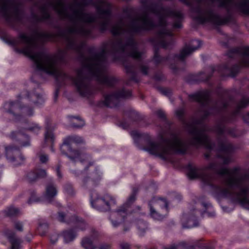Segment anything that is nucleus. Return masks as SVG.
Listing matches in <instances>:
<instances>
[{
  "instance_id": "obj_34",
  "label": "nucleus",
  "mask_w": 249,
  "mask_h": 249,
  "mask_svg": "<svg viewBox=\"0 0 249 249\" xmlns=\"http://www.w3.org/2000/svg\"><path fill=\"white\" fill-rule=\"evenodd\" d=\"M27 178L30 182H32L36 180L38 178L36 171H31L28 173L27 175Z\"/></svg>"
},
{
  "instance_id": "obj_55",
  "label": "nucleus",
  "mask_w": 249,
  "mask_h": 249,
  "mask_svg": "<svg viewBox=\"0 0 249 249\" xmlns=\"http://www.w3.org/2000/svg\"><path fill=\"white\" fill-rule=\"evenodd\" d=\"M210 156H211V155H210V153H206V154H205V158H207H207H209Z\"/></svg>"
},
{
  "instance_id": "obj_51",
  "label": "nucleus",
  "mask_w": 249,
  "mask_h": 249,
  "mask_svg": "<svg viewBox=\"0 0 249 249\" xmlns=\"http://www.w3.org/2000/svg\"><path fill=\"white\" fill-rule=\"evenodd\" d=\"M180 0L187 5H190V6H191V5H192L191 4V2L190 1V0Z\"/></svg>"
},
{
  "instance_id": "obj_60",
  "label": "nucleus",
  "mask_w": 249,
  "mask_h": 249,
  "mask_svg": "<svg viewBox=\"0 0 249 249\" xmlns=\"http://www.w3.org/2000/svg\"><path fill=\"white\" fill-rule=\"evenodd\" d=\"M205 213H207V212L206 211H204L203 213H202V214H203Z\"/></svg>"
},
{
  "instance_id": "obj_35",
  "label": "nucleus",
  "mask_w": 249,
  "mask_h": 249,
  "mask_svg": "<svg viewBox=\"0 0 249 249\" xmlns=\"http://www.w3.org/2000/svg\"><path fill=\"white\" fill-rule=\"evenodd\" d=\"M128 116L132 121H137L140 119L139 114L135 111H130L128 114Z\"/></svg>"
},
{
  "instance_id": "obj_41",
  "label": "nucleus",
  "mask_w": 249,
  "mask_h": 249,
  "mask_svg": "<svg viewBox=\"0 0 249 249\" xmlns=\"http://www.w3.org/2000/svg\"><path fill=\"white\" fill-rule=\"evenodd\" d=\"M156 114L160 119L164 120H165V116L164 112L161 110H158L156 111Z\"/></svg>"
},
{
  "instance_id": "obj_30",
  "label": "nucleus",
  "mask_w": 249,
  "mask_h": 249,
  "mask_svg": "<svg viewBox=\"0 0 249 249\" xmlns=\"http://www.w3.org/2000/svg\"><path fill=\"white\" fill-rule=\"evenodd\" d=\"M73 215H72L71 217H69V215H66L63 212H58V220L62 222H67L68 223H72L73 220Z\"/></svg>"
},
{
  "instance_id": "obj_56",
  "label": "nucleus",
  "mask_w": 249,
  "mask_h": 249,
  "mask_svg": "<svg viewBox=\"0 0 249 249\" xmlns=\"http://www.w3.org/2000/svg\"><path fill=\"white\" fill-rule=\"evenodd\" d=\"M121 125H122V127H123L124 129H126V128L128 127V125H125L123 123H122V124H121Z\"/></svg>"
},
{
  "instance_id": "obj_23",
  "label": "nucleus",
  "mask_w": 249,
  "mask_h": 249,
  "mask_svg": "<svg viewBox=\"0 0 249 249\" xmlns=\"http://www.w3.org/2000/svg\"><path fill=\"white\" fill-rule=\"evenodd\" d=\"M45 137V142H50L52 144L51 150L53 152H54V149L53 146V143L54 141V136L53 133V128L49 126H47L46 127V131L44 134Z\"/></svg>"
},
{
  "instance_id": "obj_3",
  "label": "nucleus",
  "mask_w": 249,
  "mask_h": 249,
  "mask_svg": "<svg viewBox=\"0 0 249 249\" xmlns=\"http://www.w3.org/2000/svg\"><path fill=\"white\" fill-rule=\"evenodd\" d=\"M249 103V99L243 98L236 105L234 111L222 116L213 128L211 129L208 127V130L205 132L209 139L210 147H208L205 143H202L201 145H204L209 151L214 150L223 153L224 155L218 156L222 159L223 164H228L231 162V159L229 154L233 150L232 145L225 138V134L227 133L233 137L237 136L234 129L226 128L224 124L233 121L239 114L240 110L246 107Z\"/></svg>"
},
{
  "instance_id": "obj_42",
  "label": "nucleus",
  "mask_w": 249,
  "mask_h": 249,
  "mask_svg": "<svg viewBox=\"0 0 249 249\" xmlns=\"http://www.w3.org/2000/svg\"><path fill=\"white\" fill-rule=\"evenodd\" d=\"M160 92L166 96H169L171 94L170 90L169 89L162 88L160 89Z\"/></svg>"
},
{
  "instance_id": "obj_45",
  "label": "nucleus",
  "mask_w": 249,
  "mask_h": 249,
  "mask_svg": "<svg viewBox=\"0 0 249 249\" xmlns=\"http://www.w3.org/2000/svg\"><path fill=\"white\" fill-rule=\"evenodd\" d=\"M60 165H58L56 167V172H57V177L59 178H62V174L60 172Z\"/></svg>"
},
{
  "instance_id": "obj_32",
  "label": "nucleus",
  "mask_w": 249,
  "mask_h": 249,
  "mask_svg": "<svg viewBox=\"0 0 249 249\" xmlns=\"http://www.w3.org/2000/svg\"><path fill=\"white\" fill-rule=\"evenodd\" d=\"M48 228V224L47 222L45 221L39 222L38 230L39 231L41 236H43L45 234Z\"/></svg>"
},
{
  "instance_id": "obj_11",
  "label": "nucleus",
  "mask_w": 249,
  "mask_h": 249,
  "mask_svg": "<svg viewBox=\"0 0 249 249\" xmlns=\"http://www.w3.org/2000/svg\"><path fill=\"white\" fill-rule=\"evenodd\" d=\"M131 96V91L124 88L116 90L113 92L105 95L103 103L104 105L109 107H117L121 99L128 98Z\"/></svg>"
},
{
  "instance_id": "obj_19",
  "label": "nucleus",
  "mask_w": 249,
  "mask_h": 249,
  "mask_svg": "<svg viewBox=\"0 0 249 249\" xmlns=\"http://www.w3.org/2000/svg\"><path fill=\"white\" fill-rule=\"evenodd\" d=\"M199 212L198 211H195V215L190 214L188 216L184 215L183 219L188 218L186 223H184L182 225L183 228H192L196 227L198 225V222L196 218V215Z\"/></svg>"
},
{
  "instance_id": "obj_2",
  "label": "nucleus",
  "mask_w": 249,
  "mask_h": 249,
  "mask_svg": "<svg viewBox=\"0 0 249 249\" xmlns=\"http://www.w3.org/2000/svg\"><path fill=\"white\" fill-rule=\"evenodd\" d=\"M209 96L210 92L207 90L189 95L190 101H196L200 105V111L202 113L200 119H193L186 122L183 119L184 110L183 108H179L176 111V115L182 122L185 129L192 137L189 142L182 140L177 134L173 133L169 139L161 137L159 142H149L144 150L150 154L166 160L173 153L185 154L190 145L198 147L202 143H205L208 147H210L209 139L205 133L209 128L203 124V122L210 115L218 114L225 111L230 106L231 101L228 102L222 98L216 102H213L210 100Z\"/></svg>"
},
{
  "instance_id": "obj_39",
  "label": "nucleus",
  "mask_w": 249,
  "mask_h": 249,
  "mask_svg": "<svg viewBox=\"0 0 249 249\" xmlns=\"http://www.w3.org/2000/svg\"><path fill=\"white\" fill-rule=\"evenodd\" d=\"M59 234L56 233H53L50 236V241L52 244H55L58 239Z\"/></svg>"
},
{
  "instance_id": "obj_18",
  "label": "nucleus",
  "mask_w": 249,
  "mask_h": 249,
  "mask_svg": "<svg viewBox=\"0 0 249 249\" xmlns=\"http://www.w3.org/2000/svg\"><path fill=\"white\" fill-rule=\"evenodd\" d=\"M61 235L63 238L64 243L69 244L73 242L77 236L76 231L72 229L63 231Z\"/></svg>"
},
{
  "instance_id": "obj_28",
  "label": "nucleus",
  "mask_w": 249,
  "mask_h": 249,
  "mask_svg": "<svg viewBox=\"0 0 249 249\" xmlns=\"http://www.w3.org/2000/svg\"><path fill=\"white\" fill-rule=\"evenodd\" d=\"M73 220L72 223H74L76 224V227L77 229L81 231H84L86 229L87 227V224L83 219L78 217L75 215L73 216Z\"/></svg>"
},
{
  "instance_id": "obj_24",
  "label": "nucleus",
  "mask_w": 249,
  "mask_h": 249,
  "mask_svg": "<svg viewBox=\"0 0 249 249\" xmlns=\"http://www.w3.org/2000/svg\"><path fill=\"white\" fill-rule=\"evenodd\" d=\"M70 122L71 126L74 128H80L85 125V122L78 116H71Z\"/></svg>"
},
{
  "instance_id": "obj_13",
  "label": "nucleus",
  "mask_w": 249,
  "mask_h": 249,
  "mask_svg": "<svg viewBox=\"0 0 249 249\" xmlns=\"http://www.w3.org/2000/svg\"><path fill=\"white\" fill-rule=\"evenodd\" d=\"M102 173L97 167H96L93 172L83 178L82 180L81 186L86 189L91 191L96 187L101 179Z\"/></svg>"
},
{
  "instance_id": "obj_48",
  "label": "nucleus",
  "mask_w": 249,
  "mask_h": 249,
  "mask_svg": "<svg viewBox=\"0 0 249 249\" xmlns=\"http://www.w3.org/2000/svg\"><path fill=\"white\" fill-rule=\"evenodd\" d=\"M201 205L205 208L206 209H209L210 207H212V205L209 203H205V202H202Z\"/></svg>"
},
{
  "instance_id": "obj_17",
  "label": "nucleus",
  "mask_w": 249,
  "mask_h": 249,
  "mask_svg": "<svg viewBox=\"0 0 249 249\" xmlns=\"http://www.w3.org/2000/svg\"><path fill=\"white\" fill-rule=\"evenodd\" d=\"M239 68L240 67L237 64H235L231 67L226 65L220 67L219 68V71H220L221 74L223 76H230L234 77L238 72Z\"/></svg>"
},
{
  "instance_id": "obj_57",
  "label": "nucleus",
  "mask_w": 249,
  "mask_h": 249,
  "mask_svg": "<svg viewBox=\"0 0 249 249\" xmlns=\"http://www.w3.org/2000/svg\"><path fill=\"white\" fill-rule=\"evenodd\" d=\"M26 239L28 242H30L31 238L30 237H26Z\"/></svg>"
},
{
  "instance_id": "obj_61",
  "label": "nucleus",
  "mask_w": 249,
  "mask_h": 249,
  "mask_svg": "<svg viewBox=\"0 0 249 249\" xmlns=\"http://www.w3.org/2000/svg\"><path fill=\"white\" fill-rule=\"evenodd\" d=\"M57 206H60V204L59 203H57V205H56Z\"/></svg>"
},
{
  "instance_id": "obj_21",
  "label": "nucleus",
  "mask_w": 249,
  "mask_h": 249,
  "mask_svg": "<svg viewBox=\"0 0 249 249\" xmlns=\"http://www.w3.org/2000/svg\"><path fill=\"white\" fill-rule=\"evenodd\" d=\"M135 224L140 236H143L149 230L148 223L142 219L136 220Z\"/></svg>"
},
{
  "instance_id": "obj_33",
  "label": "nucleus",
  "mask_w": 249,
  "mask_h": 249,
  "mask_svg": "<svg viewBox=\"0 0 249 249\" xmlns=\"http://www.w3.org/2000/svg\"><path fill=\"white\" fill-rule=\"evenodd\" d=\"M37 156L42 163H47L49 159V156L42 150L37 153Z\"/></svg>"
},
{
  "instance_id": "obj_50",
  "label": "nucleus",
  "mask_w": 249,
  "mask_h": 249,
  "mask_svg": "<svg viewBox=\"0 0 249 249\" xmlns=\"http://www.w3.org/2000/svg\"><path fill=\"white\" fill-rule=\"evenodd\" d=\"M131 135L133 137V138H137V137H138L139 136V133L137 132V131H132L131 132Z\"/></svg>"
},
{
  "instance_id": "obj_16",
  "label": "nucleus",
  "mask_w": 249,
  "mask_h": 249,
  "mask_svg": "<svg viewBox=\"0 0 249 249\" xmlns=\"http://www.w3.org/2000/svg\"><path fill=\"white\" fill-rule=\"evenodd\" d=\"M5 234L11 244L12 249H20L21 248L20 244L22 241L17 237L15 232L7 230L5 231Z\"/></svg>"
},
{
  "instance_id": "obj_36",
  "label": "nucleus",
  "mask_w": 249,
  "mask_h": 249,
  "mask_svg": "<svg viewBox=\"0 0 249 249\" xmlns=\"http://www.w3.org/2000/svg\"><path fill=\"white\" fill-rule=\"evenodd\" d=\"M138 67L140 71L143 75H146L148 74L149 67L147 65L140 63Z\"/></svg>"
},
{
  "instance_id": "obj_5",
  "label": "nucleus",
  "mask_w": 249,
  "mask_h": 249,
  "mask_svg": "<svg viewBox=\"0 0 249 249\" xmlns=\"http://www.w3.org/2000/svg\"><path fill=\"white\" fill-rule=\"evenodd\" d=\"M83 142V140L81 137L75 135L71 136L65 139L60 146V150L63 155L66 156L72 162H75L79 160L84 166L83 171L80 173L76 170L71 171V173L76 177H79L83 172H87L89 167L93 166L94 164V161L91 160L90 156L83 152L72 149L71 146L72 143H81Z\"/></svg>"
},
{
  "instance_id": "obj_52",
  "label": "nucleus",
  "mask_w": 249,
  "mask_h": 249,
  "mask_svg": "<svg viewBox=\"0 0 249 249\" xmlns=\"http://www.w3.org/2000/svg\"><path fill=\"white\" fill-rule=\"evenodd\" d=\"M58 89H56L54 95V101L55 102L58 97Z\"/></svg>"
},
{
  "instance_id": "obj_44",
  "label": "nucleus",
  "mask_w": 249,
  "mask_h": 249,
  "mask_svg": "<svg viewBox=\"0 0 249 249\" xmlns=\"http://www.w3.org/2000/svg\"><path fill=\"white\" fill-rule=\"evenodd\" d=\"M39 200L38 198H36L33 195H32L31 198L28 200V203H31L32 202H37Z\"/></svg>"
},
{
  "instance_id": "obj_40",
  "label": "nucleus",
  "mask_w": 249,
  "mask_h": 249,
  "mask_svg": "<svg viewBox=\"0 0 249 249\" xmlns=\"http://www.w3.org/2000/svg\"><path fill=\"white\" fill-rule=\"evenodd\" d=\"M65 189L68 194L72 195L73 194V190L72 187L70 185H66L65 187Z\"/></svg>"
},
{
  "instance_id": "obj_46",
  "label": "nucleus",
  "mask_w": 249,
  "mask_h": 249,
  "mask_svg": "<svg viewBox=\"0 0 249 249\" xmlns=\"http://www.w3.org/2000/svg\"><path fill=\"white\" fill-rule=\"evenodd\" d=\"M110 246L109 244H102L99 247V249H109Z\"/></svg>"
},
{
  "instance_id": "obj_62",
  "label": "nucleus",
  "mask_w": 249,
  "mask_h": 249,
  "mask_svg": "<svg viewBox=\"0 0 249 249\" xmlns=\"http://www.w3.org/2000/svg\"><path fill=\"white\" fill-rule=\"evenodd\" d=\"M142 213V214H145V213Z\"/></svg>"
},
{
  "instance_id": "obj_7",
  "label": "nucleus",
  "mask_w": 249,
  "mask_h": 249,
  "mask_svg": "<svg viewBox=\"0 0 249 249\" xmlns=\"http://www.w3.org/2000/svg\"><path fill=\"white\" fill-rule=\"evenodd\" d=\"M10 138L16 140L18 142V146H5V154L7 160L12 162L15 166L21 164L24 160V157L20 154L19 147L27 146L30 145L29 137L20 131L13 132Z\"/></svg>"
},
{
  "instance_id": "obj_58",
  "label": "nucleus",
  "mask_w": 249,
  "mask_h": 249,
  "mask_svg": "<svg viewBox=\"0 0 249 249\" xmlns=\"http://www.w3.org/2000/svg\"><path fill=\"white\" fill-rule=\"evenodd\" d=\"M211 71L212 73H213L214 71L213 68L211 67Z\"/></svg>"
},
{
  "instance_id": "obj_49",
  "label": "nucleus",
  "mask_w": 249,
  "mask_h": 249,
  "mask_svg": "<svg viewBox=\"0 0 249 249\" xmlns=\"http://www.w3.org/2000/svg\"><path fill=\"white\" fill-rule=\"evenodd\" d=\"M163 249H177V246L174 244L170 245L169 246L164 247Z\"/></svg>"
},
{
  "instance_id": "obj_20",
  "label": "nucleus",
  "mask_w": 249,
  "mask_h": 249,
  "mask_svg": "<svg viewBox=\"0 0 249 249\" xmlns=\"http://www.w3.org/2000/svg\"><path fill=\"white\" fill-rule=\"evenodd\" d=\"M151 206L155 209L158 207L161 208L167 209L168 207V203L165 199L160 197H154L149 202V207H151Z\"/></svg>"
},
{
  "instance_id": "obj_9",
  "label": "nucleus",
  "mask_w": 249,
  "mask_h": 249,
  "mask_svg": "<svg viewBox=\"0 0 249 249\" xmlns=\"http://www.w3.org/2000/svg\"><path fill=\"white\" fill-rule=\"evenodd\" d=\"M90 202L92 207L103 212L110 211L111 207L116 204L115 198L110 195H100L95 191L90 193Z\"/></svg>"
},
{
  "instance_id": "obj_38",
  "label": "nucleus",
  "mask_w": 249,
  "mask_h": 249,
  "mask_svg": "<svg viewBox=\"0 0 249 249\" xmlns=\"http://www.w3.org/2000/svg\"><path fill=\"white\" fill-rule=\"evenodd\" d=\"M14 228L19 231H22L23 230V224L21 222L16 221L14 222Z\"/></svg>"
},
{
  "instance_id": "obj_59",
  "label": "nucleus",
  "mask_w": 249,
  "mask_h": 249,
  "mask_svg": "<svg viewBox=\"0 0 249 249\" xmlns=\"http://www.w3.org/2000/svg\"><path fill=\"white\" fill-rule=\"evenodd\" d=\"M208 215L211 216H213V215H214V213H212V214L208 213Z\"/></svg>"
},
{
  "instance_id": "obj_53",
  "label": "nucleus",
  "mask_w": 249,
  "mask_h": 249,
  "mask_svg": "<svg viewBox=\"0 0 249 249\" xmlns=\"http://www.w3.org/2000/svg\"><path fill=\"white\" fill-rule=\"evenodd\" d=\"M212 76V74H209L208 75H207L206 77V78L205 79V80L206 81H207L209 79V78Z\"/></svg>"
},
{
  "instance_id": "obj_15",
  "label": "nucleus",
  "mask_w": 249,
  "mask_h": 249,
  "mask_svg": "<svg viewBox=\"0 0 249 249\" xmlns=\"http://www.w3.org/2000/svg\"><path fill=\"white\" fill-rule=\"evenodd\" d=\"M57 194L56 185L53 182H50L46 185L44 198L46 200L50 203Z\"/></svg>"
},
{
  "instance_id": "obj_4",
  "label": "nucleus",
  "mask_w": 249,
  "mask_h": 249,
  "mask_svg": "<svg viewBox=\"0 0 249 249\" xmlns=\"http://www.w3.org/2000/svg\"><path fill=\"white\" fill-rule=\"evenodd\" d=\"M219 175H225V184L231 188L238 190V192H234L229 188L219 187V196L238 202L246 209L249 210V173L240 172L238 167L229 169L221 167L219 164Z\"/></svg>"
},
{
  "instance_id": "obj_37",
  "label": "nucleus",
  "mask_w": 249,
  "mask_h": 249,
  "mask_svg": "<svg viewBox=\"0 0 249 249\" xmlns=\"http://www.w3.org/2000/svg\"><path fill=\"white\" fill-rule=\"evenodd\" d=\"M36 175H37V178H44L47 176V173L45 170L37 169L36 170Z\"/></svg>"
},
{
  "instance_id": "obj_1",
  "label": "nucleus",
  "mask_w": 249,
  "mask_h": 249,
  "mask_svg": "<svg viewBox=\"0 0 249 249\" xmlns=\"http://www.w3.org/2000/svg\"><path fill=\"white\" fill-rule=\"evenodd\" d=\"M45 0V3L38 6L41 15L39 16L32 12V21L35 24L45 22L53 26V19L48 11V9L52 7L61 19H67L71 23L72 26L59 33L66 42V50H59L54 55L48 53L38 42L50 39L51 35L37 30H35L30 36L20 33L16 39H10L7 37L1 38L9 45L22 47V53L33 62L36 69L34 76L44 72L54 76L58 80L71 81L73 76L60 71L58 63L65 62L69 50L74 51L78 55V60L81 62L85 56L83 49L86 43L75 36H89L93 28L92 24L95 22L98 24L101 31H106L110 21L112 6L107 0H73L68 6L63 0Z\"/></svg>"
},
{
  "instance_id": "obj_47",
  "label": "nucleus",
  "mask_w": 249,
  "mask_h": 249,
  "mask_svg": "<svg viewBox=\"0 0 249 249\" xmlns=\"http://www.w3.org/2000/svg\"><path fill=\"white\" fill-rule=\"evenodd\" d=\"M243 120L247 124H249V113L243 116Z\"/></svg>"
},
{
  "instance_id": "obj_54",
  "label": "nucleus",
  "mask_w": 249,
  "mask_h": 249,
  "mask_svg": "<svg viewBox=\"0 0 249 249\" xmlns=\"http://www.w3.org/2000/svg\"><path fill=\"white\" fill-rule=\"evenodd\" d=\"M129 227H124L123 229L124 231L125 232L127 231H129Z\"/></svg>"
},
{
  "instance_id": "obj_6",
  "label": "nucleus",
  "mask_w": 249,
  "mask_h": 249,
  "mask_svg": "<svg viewBox=\"0 0 249 249\" xmlns=\"http://www.w3.org/2000/svg\"><path fill=\"white\" fill-rule=\"evenodd\" d=\"M20 0H0V13L11 27L16 28L22 23Z\"/></svg>"
},
{
  "instance_id": "obj_22",
  "label": "nucleus",
  "mask_w": 249,
  "mask_h": 249,
  "mask_svg": "<svg viewBox=\"0 0 249 249\" xmlns=\"http://www.w3.org/2000/svg\"><path fill=\"white\" fill-rule=\"evenodd\" d=\"M124 64L126 72L131 74L130 79L136 82H138L139 81V79L137 77L136 68L135 66L127 63H124Z\"/></svg>"
},
{
  "instance_id": "obj_12",
  "label": "nucleus",
  "mask_w": 249,
  "mask_h": 249,
  "mask_svg": "<svg viewBox=\"0 0 249 249\" xmlns=\"http://www.w3.org/2000/svg\"><path fill=\"white\" fill-rule=\"evenodd\" d=\"M21 95L26 98L30 104L36 107H40L45 103V98L44 93L38 86L32 91H23L21 92Z\"/></svg>"
},
{
  "instance_id": "obj_43",
  "label": "nucleus",
  "mask_w": 249,
  "mask_h": 249,
  "mask_svg": "<svg viewBox=\"0 0 249 249\" xmlns=\"http://www.w3.org/2000/svg\"><path fill=\"white\" fill-rule=\"evenodd\" d=\"M120 246L121 249H130L129 245L125 242H121Z\"/></svg>"
},
{
  "instance_id": "obj_26",
  "label": "nucleus",
  "mask_w": 249,
  "mask_h": 249,
  "mask_svg": "<svg viewBox=\"0 0 249 249\" xmlns=\"http://www.w3.org/2000/svg\"><path fill=\"white\" fill-rule=\"evenodd\" d=\"M81 245L84 249H96V246L91 238L85 237L81 241Z\"/></svg>"
},
{
  "instance_id": "obj_25",
  "label": "nucleus",
  "mask_w": 249,
  "mask_h": 249,
  "mask_svg": "<svg viewBox=\"0 0 249 249\" xmlns=\"http://www.w3.org/2000/svg\"><path fill=\"white\" fill-rule=\"evenodd\" d=\"M20 127L24 130L37 133L41 129V127L37 124L32 123L30 124H27L26 122L22 123Z\"/></svg>"
},
{
  "instance_id": "obj_31",
  "label": "nucleus",
  "mask_w": 249,
  "mask_h": 249,
  "mask_svg": "<svg viewBox=\"0 0 249 249\" xmlns=\"http://www.w3.org/2000/svg\"><path fill=\"white\" fill-rule=\"evenodd\" d=\"M149 208L150 214L153 218L158 220H161L164 218V216L163 214H161L157 212L155 209L153 208L152 206Z\"/></svg>"
},
{
  "instance_id": "obj_14",
  "label": "nucleus",
  "mask_w": 249,
  "mask_h": 249,
  "mask_svg": "<svg viewBox=\"0 0 249 249\" xmlns=\"http://www.w3.org/2000/svg\"><path fill=\"white\" fill-rule=\"evenodd\" d=\"M230 57L237 56L240 58V64L249 67V47H244L235 48L231 50L228 53Z\"/></svg>"
},
{
  "instance_id": "obj_29",
  "label": "nucleus",
  "mask_w": 249,
  "mask_h": 249,
  "mask_svg": "<svg viewBox=\"0 0 249 249\" xmlns=\"http://www.w3.org/2000/svg\"><path fill=\"white\" fill-rule=\"evenodd\" d=\"M5 213L9 217L17 216L21 213L19 209L13 206L10 207L5 210Z\"/></svg>"
},
{
  "instance_id": "obj_10",
  "label": "nucleus",
  "mask_w": 249,
  "mask_h": 249,
  "mask_svg": "<svg viewBox=\"0 0 249 249\" xmlns=\"http://www.w3.org/2000/svg\"><path fill=\"white\" fill-rule=\"evenodd\" d=\"M4 111L13 115L16 121L19 120L18 113L21 114L22 117H31L34 114L33 107L29 106H25L19 107L18 102H8L4 104L3 106Z\"/></svg>"
},
{
  "instance_id": "obj_8",
  "label": "nucleus",
  "mask_w": 249,
  "mask_h": 249,
  "mask_svg": "<svg viewBox=\"0 0 249 249\" xmlns=\"http://www.w3.org/2000/svg\"><path fill=\"white\" fill-rule=\"evenodd\" d=\"M138 191L137 189L134 188L132 194L126 202L116 210L112 212L110 216V220L113 227L117 228L123 223L128 214L138 213L141 210V207L139 206H136L135 209L132 210H130L131 205L136 200Z\"/></svg>"
},
{
  "instance_id": "obj_27",
  "label": "nucleus",
  "mask_w": 249,
  "mask_h": 249,
  "mask_svg": "<svg viewBox=\"0 0 249 249\" xmlns=\"http://www.w3.org/2000/svg\"><path fill=\"white\" fill-rule=\"evenodd\" d=\"M236 6L243 13L249 15V0H242L236 3Z\"/></svg>"
}]
</instances>
